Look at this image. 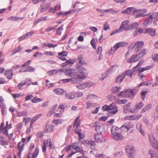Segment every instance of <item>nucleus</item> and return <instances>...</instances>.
I'll list each match as a JSON object with an SVG mask.
<instances>
[{"label":"nucleus","instance_id":"43","mask_svg":"<svg viewBox=\"0 0 158 158\" xmlns=\"http://www.w3.org/2000/svg\"><path fill=\"white\" fill-rule=\"evenodd\" d=\"M52 122L56 125H57L62 123V120L61 119H53Z\"/></svg>","mask_w":158,"mask_h":158},{"label":"nucleus","instance_id":"51","mask_svg":"<svg viewBox=\"0 0 158 158\" xmlns=\"http://www.w3.org/2000/svg\"><path fill=\"white\" fill-rule=\"evenodd\" d=\"M144 62L143 60H141L139 61L137 65L135 67L136 69H139L140 67L141 66Z\"/></svg>","mask_w":158,"mask_h":158},{"label":"nucleus","instance_id":"64","mask_svg":"<svg viewBox=\"0 0 158 158\" xmlns=\"http://www.w3.org/2000/svg\"><path fill=\"white\" fill-rule=\"evenodd\" d=\"M26 82L22 81L20 83H19L17 85V87L19 89H20L21 87H22L23 86L26 85Z\"/></svg>","mask_w":158,"mask_h":158},{"label":"nucleus","instance_id":"10","mask_svg":"<svg viewBox=\"0 0 158 158\" xmlns=\"http://www.w3.org/2000/svg\"><path fill=\"white\" fill-rule=\"evenodd\" d=\"M55 126L49 123L47 124L44 129V131L46 133H50L54 131Z\"/></svg>","mask_w":158,"mask_h":158},{"label":"nucleus","instance_id":"40","mask_svg":"<svg viewBox=\"0 0 158 158\" xmlns=\"http://www.w3.org/2000/svg\"><path fill=\"white\" fill-rule=\"evenodd\" d=\"M57 27V25H53L52 26H49L45 29V31L47 32H49L50 31H52V30L54 29Z\"/></svg>","mask_w":158,"mask_h":158},{"label":"nucleus","instance_id":"55","mask_svg":"<svg viewBox=\"0 0 158 158\" xmlns=\"http://www.w3.org/2000/svg\"><path fill=\"white\" fill-rule=\"evenodd\" d=\"M124 93H127L128 94H129L130 96V95H133L134 94V91H133V90L132 89H127L124 92Z\"/></svg>","mask_w":158,"mask_h":158},{"label":"nucleus","instance_id":"17","mask_svg":"<svg viewBox=\"0 0 158 158\" xmlns=\"http://www.w3.org/2000/svg\"><path fill=\"white\" fill-rule=\"evenodd\" d=\"M136 10L132 7H128L126 9L122 11V13L123 14H131L133 12H135Z\"/></svg>","mask_w":158,"mask_h":158},{"label":"nucleus","instance_id":"38","mask_svg":"<svg viewBox=\"0 0 158 158\" xmlns=\"http://www.w3.org/2000/svg\"><path fill=\"white\" fill-rule=\"evenodd\" d=\"M53 91L56 94L58 95L64 93L63 89L60 88L55 89L53 90Z\"/></svg>","mask_w":158,"mask_h":158},{"label":"nucleus","instance_id":"2","mask_svg":"<svg viewBox=\"0 0 158 158\" xmlns=\"http://www.w3.org/2000/svg\"><path fill=\"white\" fill-rule=\"evenodd\" d=\"M120 129L115 126L113 127L111 130L112 137L116 140H121L123 139V137L119 133Z\"/></svg>","mask_w":158,"mask_h":158},{"label":"nucleus","instance_id":"45","mask_svg":"<svg viewBox=\"0 0 158 158\" xmlns=\"http://www.w3.org/2000/svg\"><path fill=\"white\" fill-rule=\"evenodd\" d=\"M71 145L72 148H73L74 150H77L79 147L78 146V142H74Z\"/></svg>","mask_w":158,"mask_h":158},{"label":"nucleus","instance_id":"62","mask_svg":"<svg viewBox=\"0 0 158 158\" xmlns=\"http://www.w3.org/2000/svg\"><path fill=\"white\" fill-rule=\"evenodd\" d=\"M132 70H128L126 71V73L127 75L129 76H130V77H131L133 74V72L132 71Z\"/></svg>","mask_w":158,"mask_h":158},{"label":"nucleus","instance_id":"49","mask_svg":"<svg viewBox=\"0 0 158 158\" xmlns=\"http://www.w3.org/2000/svg\"><path fill=\"white\" fill-rule=\"evenodd\" d=\"M120 89V87L118 88V87L115 86V87H113L112 88V92L113 93H116L117 92H118Z\"/></svg>","mask_w":158,"mask_h":158},{"label":"nucleus","instance_id":"23","mask_svg":"<svg viewBox=\"0 0 158 158\" xmlns=\"http://www.w3.org/2000/svg\"><path fill=\"white\" fill-rule=\"evenodd\" d=\"M85 142L87 144L90 145L91 149L92 150L95 149V142L92 140H87Z\"/></svg>","mask_w":158,"mask_h":158},{"label":"nucleus","instance_id":"53","mask_svg":"<svg viewBox=\"0 0 158 158\" xmlns=\"http://www.w3.org/2000/svg\"><path fill=\"white\" fill-rule=\"evenodd\" d=\"M12 96L14 98H19L23 96V95L21 93H17L16 94H12Z\"/></svg>","mask_w":158,"mask_h":158},{"label":"nucleus","instance_id":"9","mask_svg":"<svg viewBox=\"0 0 158 158\" xmlns=\"http://www.w3.org/2000/svg\"><path fill=\"white\" fill-rule=\"evenodd\" d=\"M141 58L138 54L133 55L131 57L127 59V63H131L132 62H135Z\"/></svg>","mask_w":158,"mask_h":158},{"label":"nucleus","instance_id":"24","mask_svg":"<svg viewBox=\"0 0 158 158\" xmlns=\"http://www.w3.org/2000/svg\"><path fill=\"white\" fill-rule=\"evenodd\" d=\"M133 126L131 124V123H129L128 124H126V125H123L121 127V129L123 131H127L129 129L132 128Z\"/></svg>","mask_w":158,"mask_h":158},{"label":"nucleus","instance_id":"7","mask_svg":"<svg viewBox=\"0 0 158 158\" xmlns=\"http://www.w3.org/2000/svg\"><path fill=\"white\" fill-rule=\"evenodd\" d=\"M139 25V23L137 22H134L130 24L125 27V30L127 31L132 29H136Z\"/></svg>","mask_w":158,"mask_h":158},{"label":"nucleus","instance_id":"63","mask_svg":"<svg viewBox=\"0 0 158 158\" xmlns=\"http://www.w3.org/2000/svg\"><path fill=\"white\" fill-rule=\"evenodd\" d=\"M31 120V118L29 117H24L23 121L25 122V124L28 123Z\"/></svg>","mask_w":158,"mask_h":158},{"label":"nucleus","instance_id":"1","mask_svg":"<svg viewBox=\"0 0 158 158\" xmlns=\"http://www.w3.org/2000/svg\"><path fill=\"white\" fill-rule=\"evenodd\" d=\"M64 74L75 79H84L87 74L79 70H62Z\"/></svg>","mask_w":158,"mask_h":158},{"label":"nucleus","instance_id":"34","mask_svg":"<svg viewBox=\"0 0 158 158\" xmlns=\"http://www.w3.org/2000/svg\"><path fill=\"white\" fill-rule=\"evenodd\" d=\"M75 60L74 59H69L66 61L65 63H64L63 66L67 65H71L74 64L75 62Z\"/></svg>","mask_w":158,"mask_h":158},{"label":"nucleus","instance_id":"32","mask_svg":"<svg viewBox=\"0 0 158 158\" xmlns=\"http://www.w3.org/2000/svg\"><path fill=\"white\" fill-rule=\"evenodd\" d=\"M105 125H101L99 126H97L96 127V131L101 132L103 131L105 128Z\"/></svg>","mask_w":158,"mask_h":158},{"label":"nucleus","instance_id":"48","mask_svg":"<svg viewBox=\"0 0 158 158\" xmlns=\"http://www.w3.org/2000/svg\"><path fill=\"white\" fill-rule=\"evenodd\" d=\"M136 127L139 131L141 133L143 136H144L145 135L144 132L141 129V125L140 124H139L138 125H137Z\"/></svg>","mask_w":158,"mask_h":158},{"label":"nucleus","instance_id":"46","mask_svg":"<svg viewBox=\"0 0 158 158\" xmlns=\"http://www.w3.org/2000/svg\"><path fill=\"white\" fill-rule=\"evenodd\" d=\"M97 96L94 94H90L88 95L86 97L87 100H90L94 99L97 97Z\"/></svg>","mask_w":158,"mask_h":158},{"label":"nucleus","instance_id":"52","mask_svg":"<svg viewBox=\"0 0 158 158\" xmlns=\"http://www.w3.org/2000/svg\"><path fill=\"white\" fill-rule=\"evenodd\" d=\"M58 45L57 44H45L44 45V46L47 47L48 48H55Z\"/></svg>","mask_w":158,"mask_h":158},{"label":"nucleus","instance_id":"6","mask_svg":"<svg viewBox=\"0 0 158 158\" xmlns=\"http://www.w3.org/2000/svg\"><path fill=\"white\" fill-rule=\"evenodd\" d=\"M128 148H126V153L130 158H134V154L135 152V148L128 147Z\"/></svg>","mask_w":158,"mask_h":158},{"label":"nucleus","instance_id":"3","mask_svg":"<svg viewBox=\"0 0 158 158\" xmlns=\"http://www.w3.org/2000/svg\"><path fill=\"white\" fill-rule=\"evenodd\" d=\"M144 45V42L143 41H137L132 43L129 46L128 48L130 50L134 49V51L137 52L143 48Z\"/></svg>","mask_w":158,"mask_h":158},{"label":"nucleus","instance_id":"33","mask_svg":"<svg viewBox=\"0 0 158 158\" xmlns=\"http://www.w3.org/2000/svg\"><path fill=\"white\" fill-rule=\"evenodd\" d=\"M17 148L19 151H22L24 148V144H22L21 142H19L17 145Z\"/></svg>","mask_w":158,"mask_h":158},{"label":"nucleus","instance_id":"42","mask_svg":"<svg viewBox=\"0 0 158 158\" xmlns=\"http://www.w3.org/2000/svg\"><path fill=\"white\" fill-rule=\"evenodd\" d=\"M125 91L121 92L118 96L126 98L129 97H130V94H128L127 93H124Z\"/></svg>","mask_w":158,"mask_h":158},{"label":"nucleus","instance_id":"19","mask_svg":"<svg viewBox=\"0 0 158 158\" xmlns=\"http://www.w3.org/2000/svg\"><path fill=\"white\" fill-rule=\"evenodd\" d=\"M144 33H147L151 36H154L156 34V30L150 28L146 29Z\"/></svg>","mask_w":158,"mask_h":158},{"label":"nucleus","instance_id":"13","mask_svg":"<svg viewBox=\"0 0 158 158\" xmlns=\"http://www.w3.org/2000/svg\"><path fill=\"white\" fill-rule=\"evenodd\" d=\"M94 138L95 141L99 143L102 142L103 140V136L101 133L95 134Z\"/></svg>","mask_w":158,"mask_h":158},{"label":"nucleus","instance_id":"59","mask_svg":"<svg viewBox=\"0 0 158 158\" xmlns=\"http://www.w3.org/2000/svg\"><path fill=\"white\" fill-rule=\"evenodd\" d=\"M76 150L77 152H78L82 154L83 155H84L83 150L81 147H79L77 150Z\"/></svg>","mask_w":158,"mask_h":158},{"label":"nucleus","instance_id":"54","mask_svg":"<svg viewBox=\"0 0 158 158\" xmlns=\"http://www.w3.org/2000/svg\"><path fill=\"white\" fill-rule=\"evenodd\" d=\"M58 55L60 56H65L67 55L68 53L67 52L63 51L61 52H59Z\"/></svg>","mask_w":158,"mask_h":158},{"label":"nucleus","instance_id":"8","mask_svg":"<svg viewBox=\"0 0 158 158\" xmlns=\"http://www.w3.org/2000/svg\"><path fill=\"white\" fill-rule=\"evenodd\" d=\"M123 112L125 114L131 112L132 113H135L137 112V111L135 109H131L130 104L125 106L123 110Z\"/></svg>","mask_w":158,"mask_h":158},{"label":"nucleus","instance_id":"60","mask_svg":"<svg viewBox=\"0 0 158 158\" xmlns=\"http://www.w3.org/2000/svg\"><path fill=\"white\" fill-rule=\"evenodd\" d=\"M117 102L120 104H125L127 102V100L126 99L119 100L117 101Z\"/></svg>","mask_w":158,"mask_h":158},{"label":"nucleus","instance_id":"14","mask_svg":"<svg viewBox=\"0 0 158 158\" xmlns=\"http://www.w3.org/2000/svg\"><path fill=\"white\" fill-rule=\"evenodd\" d=\"M4 122H2L1 123L0 126V130H1L3 135L7 136L8 134V128L6 127H4Z\"/></svg>","mask_w":158,"mask_h":158},{"label":"nucleus","instance_id":"39","mask_svg":"<svg viewBox=\"0 0 158 158\" xmlns=\"http://www.w3.org/2000/svg\"><path fill=\"white\" fill-rule=\"evenodd\" d=\"M42 100L40 98H38L37 97H35L31 100V102L33 103H38L41 102Z\"/></svg>","mask_w":158,"mask_h":158},{"label":"nucleus","instance_id":"58","mask_svg":"<svg viewBox=\"0 0 158 158\" xmlns=\"http://www.w3.org/2000/svg\"><path fill=\"white\" fill-rule=\"evenodd\" d=\"M110 109V105L108 106L106 105H105L103 106L102 108V109L103 111H107L109 112V110Z\"/></svg>","mask_w":158,"mask_h":158},{"label":"nucleus","instance_id":"31","mask_svg":"<svg viewBox=\"0 0 158 158\" xmlns=\"http://www.w3.org/2000/svg\"><path fill=\"white\" fill-rule=\"evenodd\" d=\"M152 20L151 18L148 17L144 21L143 23V26H147L149 25L152 22Z\"/></svg>","mask_w":158,"mask_h":158},{"label":"nucleus","instance_id":"21","mask_svg":"<svg viewBox=\"0 0 158 158\" xmlns=\"http://www.w3.org/2000/svg\"><path fill=\"white\" fill-rule=\"evenodd\" d=\"M150 141L152 147L155 149H158V142L153 138L150 139Z\"/></svg>","mask_w":158,"mask_h":158},{"label":"nucleus","instance_id":"56","mask_svg":"<svg viewBox=\"0 0 158 158\" xmlns=\"http://www.w3.org/2000/svg\"><path fill=\"white\" fill-rule=\"evenodd\" d=\"M103 29L105 31H106L110 29V27L109 26L108 23L107 22H106L103 25Z\"/></svg>","mask_w":158,"mask_h":158},{"label":"nucleus","instance_id":"15","mask_svg":"<svg viewBox=\"0 0 158 158\" xmlns=\"http://www.w3.org/2000/svg\"><path fill=\"white\" fill-rule=\"evenodd\" d=\"M57 106V105L56 104L52 106L50 110L49 111L47 114V116H50L53 114L55 113L56 109Z\"/></svg>","mask_w":158,"mask_h":158},{"label":"nucleus","instance_id":"27","mask_svg":"<svg viewBox=\"0 0 158 158\" xmlns=\"http://www.w3.org/2000/svg\"><path fill=\"white\" fill-rule=\"evenodd\" d=\"M144 33L143 30L140 28H137L135 30L134 33V36H135L138 34H140Z\"/></svg>","mask_w":158,"mask_h":158},{"label":"nucleus","instance_id":"50","mask_svg":"<svg viewBox=\"0 0 158 158\" xmlns=\"http://www.w3.org/2000/svg\"><path fill=\"white\" fill-rule=\"evenodd\" d=\"M102 50V48L101 46L98 47V49L96 51L97 53L98 54L100 55V56L98 58V59L99 60L100 59V55L101 54Z\"/></svg>","mask_w":158,"mask_h":158},{"label":"nucleus","instance_id":"16","mask_svg":"<svg viewBox=\"0 0 158 158\" xmlns=\"http://www.w3.org/2000/svg\"><path fill=\"white\" fill-rule=\"evenodd\" d=\"M118 109L115 106L112 104L110 105V109L109 110V112L114 114L118 112Z\"/></svg>","mask_w":158,"mask_h":158},{"label":"nucleus","instance_id":"44","mask_svg":"<svg viewBox=\"0 0 158 158\" xmlns=\"http://www.w3.org/2000/svg\"><path fill=\"white\" fill-rule=\"evenodd\" d=\"M143 104L142 102H140L139 103H137L135 105V109L136 110V109H139L141 108L143 106Z\"/></svg>","mask_w":158,"mask_h":158},{"label":"nucleus","instance_id":"22","mask_svg":"<svg viewBox=\"0 0 158 158\" xmlns=\"http://www.w3.org/2000/svg\"><path fill=\"white\" fill-rule=\"evenodd\" d=\"M129 21L127 20L123 21L121 23L120 27L119 28V31H123L124 30H125V27L126 25L128 24Z\"/></svg>","mask_w":158,"mask_h":158},{"label":"nucleus","instance_id":"36","mask_svg":"<svg viewBox=\"0 0 158 158\" xmlns=\"http://www.w3.org/2000/svg\"><path fill=\"white\" fill-rule=\"evenodd\" d=\"M48 17L45 16L44 17H41L39 18L38 19L36 20L35 22L34 23V24H36L39 22L45 20H47L48 19Z\"/></svg>","mask_w":158,"mask_h":158},{"label":"nucleus","instance_id":"25","mask_svg":"<svg viewBox=\"0 0 158 158\" xmlns=\"http://www.w3.org/2000/svg\"><path fill=\"white\" fill-rule=\"evenodd\" d=\"M4 74L7 76V77L8 79H11L13 76L12 70H7L5 71Z\"/></svg>","mask_w":158,"mask_h":158},{"label":"nucleus","instance_id":"30","mask_svg":"<svg viewBox=\"0 0 158 158\" xmlns=\"http://www.w3.org/2000/svg\"><path fill=\"white\" fill-rule=\"evenodd\" d=\"M80 118V116H78L75 119L74 122V123L73 125V127L76 126V127L77 128L80 126L81 124L80 121L79 120Z\"/></svg>","mask_w":158,"mask_h":158},{"label":"nucleus","instance_id":"47","mask_svg":"<svg viewBox=\"0 0 158 158\" xmlns=\"http://www.w3.org/2000/svg\"><path fill=\"white\" fill-rule=\"evenodd\" d=\"M70 11H66L65 12H64L62 11H61L60 12L58 13L57 14L58 16H60L61 15H63V16L66 15L71 13Z\"/></svg>","mask_w":158,"mask_h":158},{"label":"nucleus","instance_id":"41","mask_svg":"<svg viewBox=\"0 0 158 158\" xmlns=\"http://www.w3.org/2000/svg\"><path fill=\"white\" fill-rule=\"evenodd\" d=\"M63 25H62L60 27L58 28L56 30V34L58 35H61V31L63 30Z\"/></svg>","mask_w":158,"mask_h":158},{"label":"nucleus","instance_id":"5","mask_svg":"<svg viewBox=\"0 0 158 158\" xmlns=\"http://www.w3.org/2000/svg\"><path fill=\"white\" fill-rule=\"evenodd\" d=\"M128 44L127 42L122 41L116 43L113 47V51H115L120 47H124L127 45Z\"/></svg>","mask_w":158,"mask_h":158},{"label":"nucleus","instance_id":"37","mask_svg":"<svg viewBox=\"0 0 158 158\" xmlns=\"http://www.w3.org/2000/svg\"><path fill=\"white\" fill-rule=\"evenodd\" d=\"M147 52V51L146 49H143L140 51L139 53L138 54L140 57L141 58L146 55Z\"/></svg>","mask_w":158,"mask_h":158},{"label":"nucleus","instance_id":"57","mask_svg":"<svg viewBox=\"0 0 158 158\" xmlns=\"http://www.w3.org/2000/svg\"><path fill=\"white\" fill-rule=\"evenodd\" d=\"M57 70H52L49 71L47 73L49 75H52L56 73L57 72Z\"/></svg>","mask_w":158,"mask_h":158},{"label":"nucleus","instance_id":"35","mask_svg":"<svg viewBox=\"0 0 158 158\" xmlns=\"http://www.w3.org/2000/svg\"><path fill=\"white\" fill-rule=\"evenodd\" d=\"M86 108L88 109L95 106H96V104L92 103L88 101L86 103Z\"/></svg>","mask_w":158,"mask_h":158},{"label":"nucleus","instance_id":"61","mask_svg":"<svg viewBox=\"0 0 158 158\" xmlns=\"http://www.w3.org/2000/svg\"><path fill=\"white\" fill-rule=\"evenodd\" d=\"M44 54L47 56H54L55 55V52L49 51H45L44 53Z\"/></svg>","mask_w":158,"mask_h":158},{"label":"nucleus","instance_id":"29","mask_svg":"<svg viewBox=\"0 0 158 158\" xmlns=\"http://www.w3.org/2000/svg\"><path fill=\"white\" fill-rule=\"evenodd\" d=\"M50 7V4H48L46 5H42L41 6L40 8V12H43L47 10Z\"/></svg>","mask_w":158,"mask_h":158},{"label":"nucleus","instance_id":"28","mask_svg":"<svg viewBox=\"0 0 158 158\" xmlns=\"http://www.w3.org/2000/svg\"><path fill=\"white\" fill-rule=\"evenodd\" d=\"M41 116V114H38L34 116L32 119L30 123L31 127H32V125Z\"/></svg>","mask_w":158,"mask_h":158},{"label":"nucleus","instance_id":"26","mask_svg":"<svg viewBox=\"0 0 158 158\" xmlns=\"http://www.w3.org/2000/svg\"><path fill=\"white\" fill-rule=\"evenodd\" d=\"M125 76L124 74L119 75L116 79V82L118 83L121 82L125 78Z\"/></svg>","mask_w":158,"mask_h":158},{"label":"nucleus","instance_id":"20","mask_svg":"<svg viewBox=\"0 0 158 158\" xmlns=\"http://www.w3.org/2000/svg\"><path fill=\"white\" fill-rule=\"evenodd\" d=\"M65 98L69 100H72L76 97V94L74 92H70L66 94L65 95Z\"/></svg>","mask_w":158,"mask_h":158},{"label":"nucleus","instance_id":"12","mask_svg":"<svg viewBox=\"0 0 158 158\" xmlns=\"http://www.w3.org/2000/svg\"><path fill=\"white\" fill-rule=\"evenodd\" d=\"M39 152V148H36L32 154H31L30 152H29L27 157V158H36Z\"/></svg>","mask_w":158,"mask_h":158},{"label":"nucleus","instance_id":"4","mask_svg":"<svg viewBox=\"0 0 158 158\" xmlns=\"http://www.w3.org/2000/svg\"><path fill=\"white\" fill-rule=\"evenodd\" d=\"M142 116V115L141 114H135L133 115L126 116L124 118L125 120H137Z\"/></svg>","mask_w":158,"mask_h":158},{"label":"nucleus","instance_id":"11","mask_svg":"<svg viewBox=\"0 0 158 158\" xmlns=\"http://www.w3.org/2000/svg\"><path fill=\"white\" fill-rule=\"evenodd\" d=\"M44 142H45L47 146L50 149H55V146L53 143L51 139L49 138L46 140H44Z\"/></svg>","mask_w":158,"mask_h":158},{"label":"nucleus","instance_id":"18","mask_svg":"<svg viewBox=\"0 0 158 158\" xmlns=\"http://www.w3.org/2000/svg\"><path fill=\"white\" fill-rule=\"evenodd\" d=\"M91 85L89 82L82 83L81 84L77 85V87L79 89H82L85 88L89 87Z\"/></svg>","mask_w":158,"mask_h":158}]
</instances>
